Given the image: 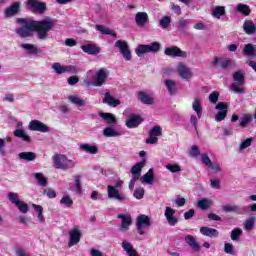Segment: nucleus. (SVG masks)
Returning <instances> with one entry per match:
<instances>
[{
	"instance_id": "1",
	"label": "nucleus",
	"mask_w": 256,
	"mask_h": 256,
	"mask_svg": "<svg viewBox=\"0 0 256 256\" xmlns=\"http://www.w3.org/2000/svg\"><path fill=\"white\" fill-rule=\"evenodd\" d=\"M18 23L22 24V27L17 28L15 32L19 37L27 38L33 35V31L37 30V37L42 41L47 39V33L55 27V20L46 18L42 21H27L23 18L18 19Z\"/></svg>"
},
{
	"instance_id": "2",
	"label": "nucleus",
	"mask_w": 256,
	"mask_h": 256,
	"mask_svg": "<svg viewBox=\"0 0 256 256\" xmlns=\"http://www.w3.org/2000/svg\"><path fill=\"white\" fill-rule=\"evenodd\" d=\"M52 161L55 169H61L62 171L73 169L77 165L76 161L68 159L66 155L59 153L52 156Z\"/></svg>"
},
{
	"instance_id": "3",
	"label": "nucleus",
	"mask_w": 256,
	"mask_h": 256,
	"mask_svg": "<svg viewBox=\"0 0 256 256\" xmlns=\"http://www.w3.org/2000/svg\"><path fill=\"white\" fill-rule=\"evenodd\" d=\"M121 187H123V180L121 179H118L114 186L108 185L107 186L108 199H115L120 203H125V201H127V196H125L122 192L119 191Z\"/></svg>"
},
{
	"instance_id": "4",
	"label": "nucleus",
	"mask_w": 256,
	"mask_h": 256,
	"mask_svg": "<svg viewBox=\"0 0 256 256\" xmlns=\"http://www.w3.org/2000/svg\"><path fill=\"white\" fill-rule=\"evenodd\" d=\"M233 80L234 83L231 84L230 91H233V93H245V90L243 89V85H245V76L243 75V72H235L233 74Z\"/></svg>"
},
{
	"instance_id": "5",
	"label": "nucleus",
	"mask_w": 256,
	"mask_h": 256,
	"mask_svg": "<svg viewBox=\"0 0 256 256\" xmlns=\"http://www.w3.org/2000/svg\"><path fill=\"white\" fill-rule=\"evenodd\" d=\"M161 49V44L159 42H152L148 45L140 44L135 49L136 55L138 57H143L145 53H157Z\"/></svg>"
},
{
	"instance_id": "6",
	"label": "nucleus",
	"mask_w": 256,
	"mask_h": 256,
	"mask_svg": "<svg viewBox=\"0 0 256 256\" xmlns=\"http://www.w3.org/2000/svg\"><path fill=\"white\" fill-rule=\"evenodd\" d=\"M10 202L17 207V209L20 211V213H23L26 215V213H29V204H27L25 201H21L19 199V194L15 192H9L7 195Z\"/></svg>"
},
{
	"instance_id": "7",
	"label": "nucleus",
	"mask_w": 256,
	"mask_h": 256,
	"mask_svg": "<svg viewBox=\"0 0 256 256\" xmlns=\"http://www.w3.org/2000/svg\"><path fill=\"white\" fill-rule=\"evenodd\" d=\"M109 79V70L106 68L99 69L94 75L93 87H103Z\"/></svg>"
},
{
	"instance_id": "8",
	"label": "nucleus",
	"mask_w": 256,
	"mask_h": 256,
	"mask_svg": "<svg viewBox=\"0 0 256 256\" xmlns=\"http://www.w3.org/2000/svg\"><path fill=\"white\" fill-rule=\"evenodd\" d=\"M163 135V128L161 126L156 125L151 128L149 131V137L146 139V143L148 145H157L159 143V138Z\"/></svg>"
},
{
	"instance_id": "9",
	"label": "nucleus",
	"mask_w": 256,
	"mask_h": 256,
	"mask_svg": "<svg viewBox=\"0 0 256 256\" xmlns=\"http://www.w3.org/2000/svg\"><path fill=\"white\" fill-rule=\"evenodd\" d=\"M115 47L119 50L122 57H124L125 61H131L133 57L131 56V50L129 49V44L125 40H118L115 43Z\"/></svg>"
},
{
	"instance_id": "10",
	"label": "nucleus",
	"mask_w": 256,
	"mask_h": 256,
	"mask_svg": "<svg viewBox=\"0 0 256 256\" xmlns=\"http://www.w3.org/2000/svg\"><path fill=\"white\" fill-rule=\"evenodd\" d=\"M151 225V218L147 215H140L136 220V229H138L139 235H145V227H149Z\"/></svg>"
},
{
	"instance_id": "11",
	"label": "nucleus",
	"mask_w": 256,
	"mask_h": 256,
	"mask_svg": "<svg viewBox=\"0 0 256 256\" xmlns=\"http://www.w3.org/2000/svg\"><path fill=\"white\" fill-rule=\"evenodd\" d=\"M29 131H39L40 133H49L51 128L47 126L45 123L39 120H32L28 124Z\"/></svg>"
},
{
	"instance_id": "12",
	"label": "nucleus",
	"mask_w": 256,
	"mask_h": 256,
	"mask_svg": "<svg viewBox=\"0 0 256 256\" xmlns=\"http://www.w3.org/2000/svg\"><path fill=\"white\" fill-rule=\"evenodd\" d=\"M16 127L17 129L14 130V137L22 139V141H25V143H31V136H29L25 129H23V122H17Z\"/></svg>"
},
{
	"instance_id": "13",
	"label": "nucleus",
	"mask_w": 256,
	"mask_h": 256,
	"mask_svg": "<svg viewBox=\"0 0 256 256\" xmlns=\"http://www.w3.org/2000/svg\"><path fill=\"white\" fill-rule=\"evenodd\" d=\"M164 54L168 57H182V59H187V52L181 50L177 46L168 47L164 50Z\"/></svg>"
},
{
	"instance_id": "14",
	"label": "nucleus",
	"mask_w": 256,
	"mask_h": 256,
	"mask_svg": "<svg viewBox=\"0 0 256 256\" xmlns=\"http://www.w3.org/2000/svg\"><path fill=\"white\" fill-rule=\"evenodd\" d=\"M68 235L70 237L68 247H74V245H77L81 241V229L79 227H74L68 232Z\"/></svg>"
},
{
	"instance_id": "15",
	"label": "nucleus",
	"mask_w": 256,
	"mask_h": 256,
	"mask_svg": "<svg viewBox=\"0 0 256 256\" xmlns=\"http://www.w3.org/2000/svg\"><path fill=\"white\" fill-rule=\"evenodd\" d=\"M178 75L184 81H189L193 79V72L183 63H179L177 66Z\"/></svg>"
},
{
	"instance_id": "16",
	"label": "nucleus",
	"mask_w": 256,
	"mask_h": 256,
	"mask_svg": "<svg viewBox=\"0 0 256 256\" xmlns=\"http://www.w3.org/2000/svg\"><path fill=\"white\" fill-rule=\"evenodd\" d=\"M138 99L143 103V105H155V97L153 92L140 91L138 92Z\"/></svg>"
},
{
	"instance_id": "17",
	"label": "nucleus",
	"mask_w": 256,
	"mask_h": 256,
	"mask_svg": "<svg viewBox=\"0 0 256 256\" xmlns=\"http://www.w3.org/2000/svg\"><path fill=\"white\" fill-rule=\"evenodd\" d=\"M164 217H166V221L170 227H175L179 223V218L175 216V209L171 207H166Z\"/></svg>"
},
{
	"instance_id": "18",
	"label": "nucleus",
	"mask_w": 256,
	"mask_h": 256,
	"mask_svg": "<svg viewBox=\"0 0 256 256\" xmlns=\"http://www.w3.org/2000/svg\"><path fill=\"white\" fill-rule=\"evenodd\" d=\"M141 123H143V118H141L140 115L132 114L126 121V127H128V129H136Z\"/></svg>"
},
{
	"instance_id": "19",
	"label": "nucleus",
	"mask_w": 256,
	"mask_h": 256,
	"mask_svg": "<svg viewBox=\"0 0 256 256\" xmlns=\"http://www.w3.org/2000/svg\"><path fill=\"white\" fill-rule=\"evenodd\" d=\"M184 241L186 245H188V247L192 249V251H196V252L201 251V246L199 245V242H197V238H195V236L185 235Z\"/></svg>"
},
{
	"instance_id": "20",
	"label": "nucleus",
	"mask_w": 256,
	"mask_h": 256,
	"mask_svg": "<svg viewBox=\"0 0 256 256\" xmlns=\"http://www.w3.org/2000/svg\"><path fill=\"white\" fill-rule=\"evenodd\" d=\"M215 109L219 111L215 116V121H217V123L224 121L225 117H227V105L220 102L216 105Z\"/></svg>"
},
{
	"instance_id": "21",
	"label": "nucleus",
	"mask_w": 256,
	"mask_h": 256,
	"mask_svg": "<svg viewBox=\"0 0 256 256\" xmlns=\"http://www.w3.org/2000/svg\"><path fill=\"white\" fill-rule=\"evenodd\" d=\"M79 150L82 151V153H88L89 155H97V153H99V147L89 143L80 144Z\"/></svg>"
},
{
	"instance_id": "22",
	"label": "nucleus",
	"mask_w": 256,
	"mask_h": 256,
	"mask_svg": "<svg viewBox=\"0 0 256 256\" xmlns=\"http://www.w3.org/2000/svg\"><path fill=\"white\" fill-rule=\"evenodd\" d=\"M224 213H236V215H245V208L237 205H224L222 206Z\"/></svg>"
},
{
	"instance_id": "23",
	"label": "nucleus",
	"mask_w": 256,
	"mask_h": 256,
	"mask_svg": "<svg viewBox=\"0 0 256 256\" xmlns=\"http://www.w3.org/2000/svg\"><path fill=\"white\" fill-rule=\"evenodd\" d=\"M118 219L122 220L120 231H129V227H131L132 219L129 214H119Z\"/></svg>"
},
{
	"instance_id": "24",
	"label": "nucleus",
	"mask_w": 256,
	"mask_h": 256,
	"mask_svg": "<svg viewBox=\"0 0 256 256\" xmlns=\"http://www.w3.org/2000/svg\"><path fill=\"white\" fill-rule=\"evenodd\" d=\"M192 109L196 112L198 119H201L203 115V99L195 98L192 102Z\"/></svg>"
},
{
	"instance_id": "25",
	"label": "nucleus",
	"mask_w": 256,
	"mask_h": 256,
	"mask_svg": "<svg viewBox=\"0 0 256 256\" xmlns=\"http://www.w3.org/2000/svg\"><path fill=\"white\" fill-rule=\"evenodd\" d=\"M103 103H106V105H109V107H118V105H121V101L113 97L109 92L104 94Z\"/></svg>"
},
{
	"instance_id": "26",
	"label": "nucleus",
	"mask_w": 256,
	"mask_h": 256,
	"mask_svg": "<svg viewBox=\"0 0 256 256\" xmlns=\"http://www.w3.org/2000/svg\"><path fill=\"white\" fill-rule=\"evenodd\" d=\"M21 9V3L19 2H14L12 5H10L8 8L5 10V17H14V15H17Z\"/></svg>"
},
{
	"instance_id": "27",
	"label": "nucleus",
	"mask_w": 256,
	"mask_h": 256,
	"mask_svg": "<svg viewBox=\"0 0 256 256\" xmlns=\"http://www.w3.org/2000/svg\"><path fill=\"white\" fill-rule=\"evenodd\" d=\"M68 101L72 105H75V107H85V105H87V102L77 94L68 96Z\"/></svg>"
},
{
	"instance_id": "28",
	"label": "nucleus",
	"mask_w": 256,
	"mask_h": 256,
	"mask_svg": "<svg viewBox=\"0 0 256 256\" xmlns=\"http://www.w3.org/2000/svg\"><path fill=\"white\" fill-rule=\"evenodd\" d=\"M27 5H28V7H31V9L40 11V13H43V11H45V9H47V5L43 2H39L38 0H28Z\"/></svg>"
},
{
	"instance_id": "29",
	"label": "nucleus",
	"mask_w": 256,
	"mask_h": 256,
	"mask_svg": "<svg viewBox=\"0 0 256 256\" xmlns=\"http://www.w3.org/2000/svg\"><path fill=\"white\" fill-rule=\"evenodd\" d=\"M155 181V173L153 171V168L148 170L146 174H144L141 178V183L143 185H153V182Z\"/></svg>"
},
{
	"instance_id": "30",
	"label": "nucleus",
	"mask_w": 256,
	"mask_h": 256,
	"mask_svg": "<svg viewBox=\"0 0 256 256\" xmlns=\"http://www.w3.org/2000/svg\"><path fill=\"white\" fill-rule=\"evenodd\" d=\"M81 49L82 51H84V53H87L88 55H97L101 52V49L95 46V44L82 45Z\"/></svg>"
},
{
	"instance_id": "31",
	"label": "nucleus",
	"mask_w": 256,
	"mask_h": 256,
	"mask_svg": "<svg viewBox=\"0 0 256 256\" xmlns=\"http://www.w3.org/2000/svg\"><path fill=\"white\" fill-rule=\"evenodd\" d=\"M122 249L127 253L128 256H139L137 255V250L133 248V244L127 240H123L122 242Z\"/></svg>"
},
{
	"instance_id": "32",
	"label": "nucleus",
	"mask_w": 256,
	"mask_h": 256,
	"mask_svg": "<svg viewBox=\"0 0 256 256\" xmlns=\"http://www.w3.org/2000/svg\"><path fill=\"white\" fill-rule=\"evenodd\" d=\"M200 233L201 235H204V237H210V238L219 237V231L214 228L201 227Z\"/></svg>"
},
{
	"instance_id": "33",
	"label": "nucleus",
	"mask_w": 256,
	"mask_h": 256,
	"mask_svg": "<svg viewBox=\"0 0 256 256\" xmlns=\"http://www.w3.org/2000/svg\"><path fill=\"white\" fill-rule=\"evenodd\" d=\"M149 19V15L146 12H138L135 16V22L138 27H143Z\"/></svg>"
},
{
	"instance_id": "34",
	"label": "nucleus",
	"mask_w": 256,
	"mask_h": 256,
	"mask_svg": "<svg viewBox=\"0 0 256 256\" xmlns=\"http://www.w3.org/2000/svg\"><path fill=\"white\" fill-rule=\"evenodd\" d=\"M145 167V162H138L131 168L132 177L139 179L141 177V171Z\"/></svg>"
},
{
	"instance_id": "35",
	"label": "nucleus",
	"mask_w": 256,
	"mask_h": 256,
	"mask_svg": "<svg viewBox=\"0 0 256 256\" xmlns=\"http://www.w3.org/2000/svg\"><path fill=\"white\" fill-rule=\"evenodd\" d=\"M211 205H213V200L208 198L199 199L197 202V207L199 209H202V211H207V209H209Z\"/></svg>"
},
{
	"instance_id": "36",
	"label": "nucleus",
	"mask_w": 256,
	"mask_h": 256,
	"mask_svg": "<svg viewBox=\"0 0 256 256\" xmlns=\"http://www.w3.org/2000/svg\"><path fill=\"white\" fill-rule=\"evenodd\" d=\"M98 115L108 125H113V124L117 123V120L115 119V116H113V114H111V113L100 112Z\"/></svg>"
},
{
	"instance_id": "37",
	"label": "nucleus",
	"mask_w": 256,
	"mask_h": 256,
	"mask_svg": "<svg viewBox=\"0 0 256 256\" xmlns=\"http://www.w3.org/2000/svg\"><path fill=\"white\" fill-rule=\"evenodd\" d=\"M243 54L247 55V57H256V45L246 44L243 48Z\"/></svg>"
},
{
	"instance_id": "38",
	"label": "nucleus",
	"mask_w": 256,
	"mask_h": 256,
	"mask_svg": "<svg viewBox=\"0 0 256 256\" xmlns=\"http://www.w3.org/2000/svg\"><path fill=\"white\" fill-rule=\"evenodd\" d=\"M236 11L245 17H249V15H251V8L247 4L239 3L236 7Z\"/></svg>"
},
{
	"instance_id": "39",
	"label": "nucleus",
	"mask_w": 256,
	"mask_h": 256,
	"mask_svg": "<svg viewBox=\"0 0 256 256\" xmlns=\"http://www.w3.org/2000/svg\"><path fill=\"white\" fill-rule=\"evenodd\" d=\"M104 137H121V132L113 129V127L108 126L103 130Z\"/></svg>"
},
{
	"instance_id": "40",
	"label": "nucleus",
	"mask_w": 256,
	"mask_h": 256,
	"mask_svg": "<svg viewBox=\"0 0 256 256\" xmlns=\"http://www.w3.org/2000/svg\"><path fill=\"white\" fill-rule=\"evenodd\" d=\"M19 159L22 161H35L37 159V154L34 152H22L18 155Z\"/></svg>"
},
{
	"instance_id": "41",
	"label": "nucleus",
	"mask_w": 256,
	"mask_h": 256,
	"mask_svg": "<svg viewBox=\"0 0 256 256\" xmlns=\"http://www.w3.org/2000/svg\"><path fill=\"white\" fill-rule=\"evenodd\" d=\"M22 49L26 51L29 55H37L39 53V48L34 44H21Z\"/></svg>"
},
{
	"instance_id": "42",
	"label": "nucleus",
	"mask_w": 256,
	"mask_h": 256,
	"mask_svg": "<svg viewBox=\"0 0 256 256\" xmlns=\"http://www.w3.org/2000/svg\"><path fill=\"white\" fill-rule=\"evenodd\" d=\"M60 205L68 209L73 207V198H71L69 194L63 195L62 198L60 199Z\"/></svg>"
},
{
	"instance_id": "43",
	"label": "nucleus",
	"mask_w": 256,
	"mask_h": 256,
	"mask_svg": "<svg viewBox=\"0 0 256 256\" xmlns=\"http://www.w3.org/2000/svg\"><path fill=\"white\" fill-rule=\"evenodd\" d=\"M95 29H97L102 35H111L112 37H117V33H115V31L103 25H96Z\"/></svg>"
},
{
	"instance_id": "44",
	"label": "nucleus",
	"mask_w": 256,
	"mask_h": 256,
	"mask_svg": "<svg viewBox=\"0 0 256 256\" xmlns=\"http://www.w3.org/2000/svg\"><path fill=\"white\" fill-rule=\"evenodd\" d=\"M212 15L215 19H221L225 15V6H215L212 9Z\"/></svg>"
},
{
	"instance_id": "45",
	"label": "nucleus",
	"mask_w": 256,
	"mask_h": 256,
	"mask_svg": "<svg viewBox=\"0 0 256 256\" xmlns=\"http://www.w3.org/2000/svg\"><path fill=\"white\" fill-rule=\"evenodd\" d=\"M34 177L38 181V185H40V187H47V185H49V182H47V178L43 173L37 172L34 174Z\"/></svg>"
},
{
	"instance_id": "46",
	"label": "nucleus",
	"mask_w": 256,
	"mask_h": 256,
	"mask_svg": "<svg viewBox=\"0 0 256 256\" xmlns=\"http://www.w3.org/2000/svg\"><path fill=\"white\" fill-rule=\"evenodd\" d=\"M164 83L170 95H175V93L177 92V83H175V81L173 80H165Z\"/></svg>"
},
{
	"instance_id": "47",
	"label": "nucleus",
	"mask_w": 256,
	"mask_h": 256,
	"mask_svg": "<svg viewBox=\"0 0 256 256\" xmlns=\"http://www.w3.org/2000/svg\"><path fill=\"white\" fill-rule=\"evenodd\" d=\"M32 207H33L34 211H36V213H38L39 223H44L45 222V216H43V206L33 204Z\"/></svg>"
},
{
	"instance_id": "48",
	"label": "nucleus",
	"mask_w": 256,
	"mask_h": 256,
	"mask_svg": "<svg viewBox=\"0 0 256 256\" xmlns=\"http://www.w3.org/2000/svg\"><path fill=\"white\" fill-rule=\"evenodd\" d=\"M253 227H255V217H250L246 219L244 222L245 231H252Z\"/></svg>"
},
{
	"instance_id": "49",
	"label": "nucleus",
	"mask_w": 256,
	"mask_h": 256,
	"mask_svg": "<svg viewBox=\"0 0 256 256\" xmlns=\"http://www.w3.org/2000/svg\"><path fill=\"white\" fill-rule=\"evenodd\" d=\"M243 235V230H241V228H234L231 231V239L232 241H239V237H241Z\"/></svg>"
},
{
	"instance_id": "50",
	"label": "nucleus",
	"mask_w": 256,
	"mask_h": 256,
	"mask_svg": "<svg viewBox=\"0 0 256 256\" xmlns=\"http://www.w3.org/2000/svg\"><path fill=\"white\" fill-rule=\"evenodd\" d=\"M133 197L135 199L141 200L143 197H145V188L143 187H138L134 190Z\"/></svg>"
},
{
	"instance_id": "51",
	"label": "nucleus",
	"mask_w": 256,
	"mask_h": 256,
	"mask_svg": "<svg viewBox=\"0 0 256 256\" xmlns=\"http://www.w3.org/2000/svg\"><path fill=\"white\" fill-rule=\"evenodd\" d=\"M52 69L57 73V75H63V73H65V66L58 62L52 65Z\"/></svg>"
},
{
	"instance_id": "52",
	"label": "nucleus",
	"mask_w": 256,
	"mask_h": 256,
	"mask_svg": "<svg viewBox=\"0 0 256 256\" xmlns=\"http://www.w3.org/2000/svg\"><path fill=\"white\" fill-rule=\"evenodd\" d=\"M171 25V17L169 16H164L160 20V27L161 29H167Z\"/></svg>"
},
{
	"instance_id": "53",
	"label": "nucleus",
	"mask_w": 256,
	"mask_h": 256,
	"mask_svg": "<svg viewBox=\"0 0 256 256\" xmlns=\"http://www.w3.org/2000/svg\"><path fill=\"white\" fill-rule=\"evenodd\" d=\"M224 252L227 255H235V246L231 243H225L224 244Z\"/></svg>"
},
{
	"instance_id": "54",
	"label": "nucleus",
	"mask_w": 256,
	"mask_h": 256,
	"mask_svg": "<svg viewBox=\"0 0 256 256\" xmlns=\"http://www.w3.org/2000/svg\"><path fill=\"white\" fill-rule=\"evenodd\" d=\"M5 147H7V141L5 140V138H0V155H2V157H5V155H7V150L5 149Z\"/></svg>"
},
{
	"instance_id": "55",
	"label": "nucleus",
	"mask_w": 256,
	"mask_h": 256,
	"mask_svg": "<svg viewBox=\"0 0 256 256\" xmlns=\"http://www.w3.org/2000/svg\"><path fill=\"white\" fill-rule=\"evenodd\" d=\"M250 121H253V116H251L250 114H247V115H245V116L242 118V120H241L239 126H240V127H247V125H249V122H250Z\"/></svg>"
},
{
	"instance_id": "56",
	"label": "nucleus",
	"mask_w": 256,
	"mask_h": 256,
	"mask_svg": "<svg viewBox=\"0 0 256 256\" xmlns=\"http://www.w3.org/2000/svg\"><path fill=\"white\" fill-rule=\"evenodd\" d=\"M166 169H168V171L171 173H179V171H181V166L178 164H167Z\"/></svg>"
},
{
	"instance_id": "57",
	"label": "nucleus",
	"mask_w": 256,
	"mask_h": 256,
	"mask_svg": "<svg viewBox=\"0 0 256 256\" xmlns=\"http://www.w3.org/2000/svg\"><path fill=\"white\" fill-rule=\"evenodd\" d=\"M251 143H253V138H248L241 142L240 151L247 149V147H251Z\"/></svg>"
},
{
	"instance_id": "58",
	"label": "nucleus",
	"mask_w": 256,
	"mask_h": 256,
	"mask_svg": "<svg viewBox=\"0 0 256 256\" xmlns=\"http://www.w3.org/2000/svg\"><path fill=\"white\" fill-rule=\"evenodd\" d=\"M74 190H75L77 193H81V191H82L81 176H76V177H75Z\"/></svg>"
},
{
	"instance_id": "59",
	"label": "nucleus",
	"mask_w": 256,
	"mask_h": 256,
	"mask_svg": "<svg viewBox=\"0 0 256 256\" xmlns=\"http://www.w3.org/2000/svg\"><path fill=\"white\" fill-rule=\"evenodd\" d=\"M209 101L210 103H217L219 101V92L214 91L209 95Z\"/></svg>"
},
{
	"instance_id": "60",
	"label": "nucleus",
	"mask_w": 256,
	"mask_h": 256,
	"mask_svg": "<svg viewBox=\"0 0 256 256\" xmlns=\"http://www.w3.org/2000/svg\"><path fill=\"white\" fill-rule=\"evenodd\" d=\"M201 161L206 165L207 167H210L213 162H211V159L209 158V155L202 154L201 155Z\"/></svg>"
},
{
	"instance_id": "61",
	"label": "nucleus",
	"mask_w": 256,
	"mask_h": 256,
	"mask_svg": "<svg viewBox=\"0 0 256 256\" xmlns=\"http://www.w3.org/2000/svg\"><path fill=\"white\" fill-rule=\"evenodd\" d=\"M200 154L201 152L199 151V147L197 145H193L190 150V156L197 157Z\"/></svg>"
},
{
	"instance_id": "62",
	"label": "nucleus",
	"mask_w": 256,
	"mask_h": 256,
	"mask_svg": "<svg viewBox=\"0 0 256 256\" xmlns=\"http://www.w3.org/2000/svg\"><path fill=\"white\" fill-rule=\"evenodd\" d=\"M3 101H7L8 103H13L15 101V95L13 93H6Z\"/></svg>"
},
{
	"instance_id": "63",
	"label": "nucleus",
	"mask_w": 256,
	"mask_h": 256,
	"mask_svg": "<svg viewBox=\"0 0 256 256\" xmlns=\"http://www.w3.org/2000/svg\"><path fill=\"white\" fill-rule=\"evenodd\" d=\"M90 256H105V254L97 248H91L90 249Z\"/></svg>"
},
{
	"instance_id": "64",
	"label": "nucleus",
	"mask_w": 256,
	"mask_h": 256,
	"mask_svg": "<svg viewBox=\"0 0 256 256\" xmlns=\"http://www.w3.org/2000/svg\"><path fill=\"white\" fill-rule=\"evenodd\" d=\"M171 10L173 11V13H175L176 15H181V6L175 4V3H172L171 4Z\"/></svg>"
}]
</instances>
